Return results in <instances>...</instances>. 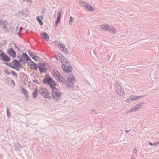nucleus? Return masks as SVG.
Masks as SVG:
<instances>
[{"label":"nucleus","mask_w":159,"mask_h":159,"mask_svg":"<svg viewBox=\"0 0 159 159\" xmlns=\"http://www.w3.org/2000/svg\"><path fill=\"white\" fill-rule=\"evenodd\" d=\"M43 82L48 84L52 89L51 94L52 98L56 101H59L61 99V93L60 91L55 87V82L51 77L46 78Z\"/></svg>","instance_id":"1"},{"label":"nucleus","mask_w":159,"mask_h":159,"mask_svg":"<svg viewBox=\"0 0 159 159\" xmlns=\"http://www.w3.org/2000/svg\"><path fill=\"white\" fill-rule=\"evenodd\" d=\"M114 87L115 92L118 96H122L125 94V92L120 82L115 81L114 83Z\"/></svg>","instance_id":"2"},{"label":"nucleus","mask_w":159,"mask_h":159,"mask_svg":"<svg viewBox=\"0 0 159 159\" xmlns=\"http://www.w3.org/2000/svg\"><path fill=\"white\" fill-rule=\"evenodd\" d=\"M52 43L58 48L65 53L68 52V50L65 45L59 40H55Z\"/></svg>","instance_id":"3"},{"label":"nucleus","mask_w":159,"mask_h":159,"mask_svg":"<svg viewBox=\"0 0 159 159\" xmlns=\"http://www.w3.org/2000/svg\"><path fill=\"white\" fill-rule=\"evenodd\" d=\"M61 62L63 64L62 67L64 72L66 73H69L72 71L71 66L69 65L67 60H61Z\"/></svg>","instance_id":"4"},{"label":"nucleus","mask_w":159,"mask_h":159,"mask_svg":"<svg viewBox=\"0 0 159 159\" xmlns=\"http://www.w3.org/2000/svg\"><path fill=\"white\" fill-rule=\"evenodd\" d=\"M53 74L54 77L57 80L63 84L65 83L66 81L64 78L58 71L56 70H53Z\"/></svg>","instance_id":"5"},{"label":"nucleus","mask_w":159,"mask_h":159,"mask_svg":"<svg viewBox=\"0 0 159 159\" xmlns=\"http://www.w3.org/2000/svg\"><path fill=\"white\" fill-rule=\"evenodd\" d=\"M144 103L143 102H140L139 104H138L131 108L126 113H129L134 112L139 110L143 106Z\"/></svg>","instance_id":"6"},{"label":"nucleus","mask_w":159,"mask_h":159,"mask_svg":"<svg viewBox=\"0 0 159 159\" xmlns=\"http://www.w3.org/2000/svg\"><path fill=\"white\" fill-rule=\"evenodd\" d=\"M75 82V78L72 75H69L67 79V84L69 88H72Z\"/></svg>","instance_id":"7"},{"label":"nucleus","mask_w":159,"mask_h":159,"mask_svg":"<svg viewBox=\"0 0 159 159\" xmlns=\"http://www.w3.org/2000/svg\"><path fill=\"white\" fill-rule=\"evenodd\" d=\"M19 25L18 24H10V30L13 33L16 34H18L20 30H18Z\"/></svg>","instance_id":"8"},{"label":"nucleus","mask_w":159,"mask_h":159,"mask_svg":"<svg viewBox=\"0 0 159 159\" xmlns=\"http://www.w3.org/2000/svg\"><path fill=\"white\" fill-rule=\"evenodd\" d=\"M38 92L44 97L48 98L49 97V93L48 91L45 88H41L39 90Z\"/></svg>","instance_id":"9"},{"label":"nucleus","mask_w":159,"mask_h":159,"mask_svg":"<svg viewBox=\"0 0 159 159\" xmlns=\"http://www.w3.org/2000/svg\"><path fill=\"white\" fill-rule=\"evenodd\" d=\"M8 25L7 22L1 19L0 20V26H1L3 29L6 31H8V28L7 27Z\"/></svg>","instance_id":"10"},{"label":"nucleus","mask_w":159,"mask_h":159,"mask_svg":"<svg viewBox=\"0 0 159 159\" xmlns=\"http://www.w3.org/2000/svg\"><path fill=\"white\" fill-rule=\"evenodd\" d=\"M0 59L4 61H10V58L4 53L0 54Z\"/></svg>","instance_id":"11"},{"label":"nucleus","mask_w":159,"mask_h":159,"mask_svg":"<svg viewBox=\"0 0 159 159\" xmlns=\"http://www.w3.org/2000/svg\"><path fill=\"white\" fill-rule=\"evenodd\" d=\"M20 64L17 60H13V61L9 64V66L13 68H15V67L19 66Z\"/></svg>","instance_id":"12"},{"label":"nucleus","mask_w":159,"mask_h":159,"mask_svg":"<svg viewBox=\"0 0 159 159\" xmlns=\"http://www.w3.org/2000/svg\"><path fill=\"white\" fill-rule=\"evenodd\" d=\"M39 68L40 72H45L46 70V64L42 63L39 64Z\"/></svg>","instance_id":"13"},{"label":"nucleus","mask_w":159,"mask_h":159,"mask_svg":"<svg viewBox=\"0 0 159 159\" xmlns=\"http://www.w3.org/2000/svg\"><path fill=\"white\" fill-rule=\"evenodd\" d=\"M30 64H29V67L30 69H34L35 70H37L38 68V65L34 63L32 61H30Z\"/></svg>","instance_id":"14"},{"label":"nucleus","mask_w":159,"mask_h":159,"mask_svg":"<svg viewBox=\"0 0 159 159\" xmlns=\"http://www.w3.org/2000/svg\"><path fill=\"white\" fill-rule=\"evenodd\" d=\"M8 54L13 58H14L16 56V53L14 50L12 48L9 49Z\"/></svg>","instance_id":"15"},{"label":"nucleus","mask_w":159,"mask_h":159,"mask_svg":"<svg viewBox=\"0 0 159 159\" xmlns=\"http://www.w3.org/2000/svg\"><path fill=\"white\" fill-rule=\"evenodd\" d=\"M55 55L57 56V59L61 61V60H64L66 59L60 53L58 52H55Z\"/></svg>","instance_id":"16"},{"label":"nucleus","mask_w":159,"mask_h":159,"mask_svg":"<svg viewBox=\"0 0 159 159\" xmlns=\"http://www.w3.org/2000/svg\"><path fill=\"white\" fill-rule=\"evenodd\" d=\"M142 96L131 95L129 96V98L131 100L133 101L139 99H140L142 98Z\"/></svg>","instance_id":"17"},{"label":"nucleus","mask_w":159,"mask_h":159,"mask_svg":"<svg viewBox=\"0 0 159 159\" xmlns=\"http://www.w3.org/2000/svg\"><path fill=\"white\" fill-rule=\"evenodd\" d=\"M28 53L32 59L35 60L36 61H38L39 60V57L37 56L34 55L32 52L30 50H29Z\"/></svg>","instance_id":"18"},{"label":"nucleus","mask_w":159,"mask_h":159,"mask_svg":"<svg viewBox=\"0 0 159 159\" xmlns=\"http://www.w3.org/2000/svg\"><path fill=\"white\" fill-rule=\"evenodd\" d=\"M84 8L86 9L87 10L90 11H93V8L92 7L90 4L88 3H87V4H86V5Z\"/></svg>","instance_id":"19"},{"label":"nucleus","mask_w":159,"mask_h":159,"mask_svg":"<svg viewBox=\"0 0 159 159\" xmlns=\"http://www.w3.org/2000/svg\"><path fill=\"white\" fill-rule=\"evenodd\" d=\"M40 35L44 39V40H46L47 39H49V35L46 32H43L40 34Z\"/></svg>","instance_id":"20"},{"label":"nucleus","mask_w":159,"mask_h":159,"mask_svg":"<svg viewBox=\"0 0 159 159\" xmlns=\"http://www.w3.org/2000/svg\"><path fill=\"white\" fill-rule=\"evenodd\" d=\"M28 10L27 9H25V10H23L21 11L20 12V14H21V16L24 17H26L27 16V14L26 13V12H27Z\"/></svg>","instance_id":"21"},{"label":"nucleus","mask_w":159,"mask_h":159,"mask_svg":"<svg viewBox=\"0 0 159 159\" xmlns=\"http://www.w3.org/2000/svg\"><path fill=\"white\" fill-rule=\"evenodd\" d=\"M21 149L20 145L18 143H16L15 146V150L20 151Z\"/></svg>","instance_id":"22"},{"label":"nucleus","mask_w":159,"mask_h":159,"mask_svg":"<svg viewBox=\"0 0 159 159\" xmlns=\"http://www.w3.org/2000/svg\"><path fill=\"white\" fill-rule=\"evenodd\" d=\"M102 29L104 30L105 31H107L108 30L109 27H108V25H100Z\"/></svg>","instance_id":"23"},{"label":"nucleus","mask_w":159,"mask_h":159,"mask_svg":"<svg viewBox=\"0 0 159 159\" xmlns=\"http://www.w3.org/2000/svg\"><path fill=\"white\" fill-rule=\"evenodd\" d=\"M79 3L80 5L84 8L85 7L86 4H87V3L81 0L79 1Z\"/></svg>","instance_id":"24"},{"label":"nucleus","mask_w":159,"mask_h":159,"mask_svg":"<svg viewBox=\"0 0 159 159\" xmlns=\"http://www.w3.org/2000/svg\"><path fill=\"white\" fill-rule=\"evenodd\" d=\"M21 93L24 95L26 98H28V93L26 90L23 88L22 90Z\"/></svg>","instance_id":"25"},{"label":"nucleus","mask_w":159,"mask_h":159,"mask_svg":"<svg viewBox=\"0 0 159 159\" xmlns=\"http://www.w3.org/2000/svg\"><path fill=\"white\" fill-rule=\"evenodd\" d=\"M108 30L111 33H115L116 32L115 29L113 27L112 28H111V27H109Z\"/></svg>","instance_id":"26"},{"label":"nucleus","mask_w":159,"mask_h":159,"mask_svg":"<svg viewBox=\"0 0 159 159\" xmlns=\"http://www.w3.org/2000/svg\"><path fill=\"white\" fill-rule=\"evenodd\" d=\"M22 57L24 60H26L27 58H29V56L26 53H23Z\"/></svg>","instance_id":"27"},{"label":"nucleus","mask_w":159,"mask_h":159,"mask_svg":"<svg viewBox=\"0 0 159 159\" xmlns=\"http://www.w3.org/2000/svg\"><path fill=\"white\" fill-rule=\"evenodd\" d=\"M36 20L37 21L39 22L40 25H43V22L41 21V20L39 16H38L36 17Z\"/></svg>","instance_id":"28"},{"label":"nucleus","mask_w":159,"mask_h":159,"mask_svg":"<svg viewBox=\"0 0 159 159\" xmlns=\"http://www.w3.org/2000/svg\"><path fill=\"white\" fill-rule=\"evenodd\" d=\"M37 89H35V90L34 91V92L33 93V98H35L37 96Z\"/></svg>","instance_id":"29"},{"label":"nucleus","mask_w":159,"mask_h":159,"mask_svg":"<svg viewBox=\"0 0 159 159\" xmlns=\"http://www.w3.org/2000/svg\"><path fill=\"white\" fill-rule=\"evenodd\" d=\"M61 12H59L57 14V20H60L61 19Z\"/></svg>","instance_id":"30"},{"label":"nucleus","mask_w":159,"mask_h":159,"mask_svg":"<svg viewBox=\"0 0 159 159\" xmlns=\"http://www.w3.org/2000/svg\"><path fill=\"white\" fill-rule=\"evenodd\" d=\"M7 111V115L8 118H10L11 116V113L9 111L8 109L7 108L6 109Z\"/></svg>","instance_id":"31"},{"label":"nucleus","mask_w":159,"mask_h":159,"mask_svg":"<svg viewBox=\"0 0 159 159\" xmlns=\"http://www.w3.org/2000/svg\"><path fill=\"white\" fill-rule=\"evenodd\" d=\"M73 22V19L71 16H70L69 19V24H71Z\"/></svg>","instance_id":"32"},{"label":"nucleus","mask_w":159,"mask_h":159,"mask_svg":"<svg viewBox=\"0 0 159 159\" xmlns=\"http://www.w3.org/2000/svg\"><path fill=\"white\" fill-rule=\"evenodd\" d=\"M60 20H57L55 22V26L57 27L58 24Z\"/></svg>","instance_id":"33"},{"label":"nucleus","mask_w":159,"mask_h":159,"mask_svg":"<svg viewBox=\"0 0 159 159\" xmlns=\"http://www.w3.org/2000/svg\"><path fill=\"white\" fill-rule=\"evenodd\" d=\"M10 81L11 82V84L13 85V86H14L15 85V83H14V81L12 80L11 79Z\"/></svg>","instance_id":"34"},{"label":"nucleus","mask_w":159,"mask_h":159,"mask_svg":"<svg viewBox=\"0 0 159 159\" xmlns=\"http://www.w3.org/2000/svg\"><path fill=\"white\" fill-rule=\"evenodd\" d=\"M11 73L13 75L15 76L16 77L17 76V75L16 74L14 71H11Z\"/></svg>","instance_id":"35"},{"label":"nucleus","mask_w":159,"mask_h":159,"mask_svg":"<svg viewBox=\"0 0 159 159\" xmlns=\"http://www.w3.org/2000/svg\"><path fill=\"white\" fill-rule=\"evenodd\" d=\"M130 98H127L126 100H125V102L127 103H129L130 101Z\"/></svg>","instance_id":"36"},{"label":"nucleus","mask_w":159,"mask_h":159,"mask_svg":"<svg viewBox=\"0 0 159 159\" xmlns=\"http://www.w3.org/2000/svg\"><path fill=\"white\" fill-rule=\"evenodd\" d=\"M137 151V149L135 148H134L133 150V152L135 154L136 153Z\"/></svg>","instance_id":"37"},{"label":"nucleus","mask_w":159,"mask_h":159,"mask_svg":"<svg viewBox=\"0 0 159 159\" xmlns=\"http://www.w3.org/2000/svg\"><path fill=\"white\" fill-rule=\"evenodd\" d=\"M19 61L20 62H22L23 61V60L22 58H20L19 60Z\"/></svg>","instance_id":"38"},{"label":"nucleus","mask_w":159,"mask_h":159,"mask_svg":"<svg viewBox=\"0 0 159 159\" xmlns=\"http://www.w3.org/2000/svg\"><path fill=\"white\" fill-rule=\"evenodd\" d=\"M27 61H31V59L29 57V58H27V59H26V60Z\"/></svg>","instance_id":"39"},{"label":"nucleus","mask_w":159,"mask_h":159,"mask_svg":"<svg viewBox=\"0 0 159 159\" xmlns=\"http://www.w3.org/2000/svg\"><path fill=\"white\" fill-rule=\"evenodd\" d=\"M5 73H7V74H9V72H8V71L7 70H5Z\"/></svg>","instance_id":"40"},{"label":"nucleus","mask_w":159,"mask_h":159,"mask_svg":"<svg viewBox=\"0 0 159 159\" xmlns=\"http://www.w3.org/2000/svg\"><path fill=\"white\" fill-rule=\"evenodd\" d=\"M125 132L127 134V133L128 132H129V130H125Z\"/></svg>","instance_id":"41"},{"label":"nucleus","mask_w":159,"mask_h":159,"mask_svg":"<svg viewBox=\"0 0 159 159\" xmlns=\"http://www.w3.org/2000/svg\"><path fill=\"white\" fill-rule=\"evenodd\" d=\"M149 144L150 145L153 146V143H152L151 142H149Z\"/></svg>","instance_id":"42"},{"label":"nucleus","mask_w":159,"mask_h":159,"mask_svg":"<svg viewBox=\"0 0 159 159\" xmlns=\"http://www.w3.org/2000/svg\"><path fill=\"white\" fill-rule=\"evenodd\" d=\"M158 145V144H157V143H153V146H156V145Z\"/></svg>","instance_id":"43"},{"label":"nucleus","mask_w":159,"mask_h":159,"mask_svg":"<svg viewBox=\"0 0 159 159\" xmlns=\"http://www.w3.org/2000/svg\"><path fill=\"white\" fill-rule=\"evenodd\" d=\"M25 1H26L27 2H28L29 1L30 2L31 1L30 0H25Z\"/></svg>","instance_id":"44"},{"label":"nucleus","mask_w":159,"mask_h":159,"mask_svg":"<svg viewBox=\"0 0 159 159\" xmlns=\"http://www.w3.org/2000/svg\"><path fill=\"white\" fill-rule=\"evenodd\" d=\"M15 47L16 48H17L18 49H19L18 47L17 46H15Z\"/></svg>","instance_id":"45"},{"label":"nucleus","mask_w":159,"mask_h":159,"mask_svg":"<svg viewBox=\"0 0 159 159\" xmlns=\"http://www.w3.org/2000/svg\"><path fill=\"white\" fill-rule=\"evenodd\" d=\"M157 144L159 145V141L157 142Z\"/></svg>","instance_id":"46"},{"label":"nucleus","mask_w":159,"mask_h":159,"mask_svg":"<svg viewBox=\"0 0 159 159\" xmlns=\"http://www.w3.org/2000/svg\"><path fill=\"white\" fill-rule=\"evenodd\" d=\"M40 17L42 19H43V17L42 16H40Z\"/></svg>","instance_id":"47"},{"label":"nucleus","mask_w":159,"mask_h":159,"mask_svg":"<svg viewBox=\"0 0 159 159\" xmlns=\"http://www.w3.org/2000/svg\"><path fill=\"white\" fill-rule=\"evenodd\" d=\"M131 159H134V157H132V158H131Z\"/></svg>","instance_id":"48"},{"label":"nucleus","mask_w":159,"mask_h":159,"mask_svg":"<svg viewBox=\"0 0 159 159\" xmlns=\"http://www.w3.org/2000/svg\"><path fill=\"white\" fill-rule=\"evenodd\" d=\"M23 1H25V0H23Z\"/></svg>","instance_id":"49"},{"label":"nucleus","mask_w":159,"mask_h":159,"mask_svg":"<svg viewBox=\"0 0 159 159\" xmlns=\"http://www.w3.org/2000/svg\"><path fill=\"white\" fill-rule=\"evenodd\" d=\"M47 41L48 42H49V40H47Z\"/></svg>","instance_id":"50"},{"label":"nucleus","mask_w":159,"mask_h":159,"mask_svg":"<svg viewBox=\"0 0 159 159\" xmlns=\"http://www.w3.org/2000/svg\"><path fill=\"white\" fill-rule=\"evenodd\" d=\"M19 70V69H17L16 70Z\"/></svg>","instance_id":"51"}]
</instances>
